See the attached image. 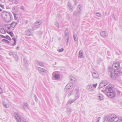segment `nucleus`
Instances as JSON below:
<instances>
[{
    "label": "nucleus",
    "instance_id": "2f4dec72",
    "mask_svg": "<svg viewBox=\"0 0 122 122\" xmlns=\"http://www.w3.org/2000/svg\"><path fill=\"white\" fill-rule=\"evenodd\" d=\"M58 18L59 19L58 20L59 21L60 20L62 16L60 14H58Z\"/></svg>",
    "mask_w": 122,
    "mask_h": 122
},
{
    "label": "nucleus",
    "instance_id": "a211bd4d",
    "mask_svg": "<svg viewBox=\"0 0 122 122\" xmlns=\"http://www.w3.org/2000/svg\"><path fill=\"white\" fill-rule=\"evenodd\" d=\"M75 77L71 75L70 76L69 78L72 81V82H74L75 81Z\"/></svg>",
    "mask_w": 122,
    "mask_h": 122
},
{
    "label": "nucleus",
    "instance_id": "37998d69",
    "mask_svg": "<svg viewBox=\"0 0 122 122\" xmlns=\"http://www.w3.org/2000/svg\"><path fill=\"white\" fill-rule=\"evenodd\" d=\"M6 104V103L5 102V101H3V104L4 106V105H5Z\"/></svg>",
    "mask_w": 122,
    "mask_h": 122
},
{
    "label": "nucleus",
    "instance_id": "ddd939ff",
    "mask_svg": "<svg viewBox=\"0 0 122 122\" xmlns=\"http://www.w3.org/2000/svg\"><path fill=\"white\" fill-rule=\"evenodd\" d=\"M92 75L93 77L95 78H99V76L97 72H93L92 73Z\"/></svg>",
    "mask_w": 122,
    "mask_h": 122
},
{
    "label": "nucleus",
    "instance_id": "6ab92c4d",
    "mask_svg": "<svg viewBox=\"0 0 122 122\" xmlns=\"http://www.w3.org/2000/svg\"><path fill=\"white\" fill-rule=\"evenodd\" d=\"M17 24V23L13 21L10 24L12 28H14Z\"/></svg>",
    "mask_w": 122,
    "mask_h": 122
},
{
    "label": "nucleus",
    "instance_id": "49530a36",
    "mask_svg": "<svg viewBox=\"0 0 122 122\" xmlns=\"http://www.w3.org/2000/svg\"><path fill=\"white\" fill-rule=\"evenodd\" d=\"M30 30H31V31H33L34 30H35V29L34 28V27H32V28L31 29H30Z\"/></svg>",
    "mask_w": 122,
    "mask_h": 122
},
{
    "label": "nucleus",
    "instance_id": "b1692460",
    "mask_svg": "<svg viewBox=\"0 0 122 122\" xmlns=\"http://www.w3.org/2000/svg\"><path fill=\"white\" fill-rule=\"evenodd\" d=\"M6 28L8 29L9 30H10L12 28L10 24L6 25Z\"/></svg>",
    "mask_w": 122,
    "mask_h": 122
},
{
    "label": "nucleus",
    "instance_id": "39448f33",
    "mask_svg": "<svg viewBox=\"0 0 122 122\" xmlns=\"http://www.w3.org/2000/svg\"><path fill=\"white\" fill-rule=\"evenodd\" d=\"M112 77H111L112 79L114 80L120 74H122V68H120L118 70H117L112 73Z\"/></svg>",
    "mask_w": 122,
    "mask_h": 122
},
{
    "label": "nucleus",
    "instance_id": "864d4df0",
    "mask_svg": "<svg viewBox=\"0 0 122 122\" xmlns=\"http://www.w3.org/2000/svg\"><path fill=\"white\" fill-rule=\"evenodd\" d=\"M2 93V88L0 89V93L1 94Z\"/></svg>",
    "mask_w": 122,
    "mask_h": 122
},
{
    "label": "nucleus",
    "instance_id": "4c0bfd02",
    "mask_svg": "<svg viewBox=\"0 0 122 122\" xmlns=\"http://www.w3.org/2000/svg\"><path fill=\"white\" fill-rule=\"evenodd\" d=\"M6 108H9V106L8 104H6L4 106Z\"/></svg>",
    "mask_w": 122,
    "mask_h": 122
},
{
    "label": "nucleus",
    "instance_id": "9d476101",
    "mask_svg": "<svg viewBox=\"0 0 122 122\" xmlns=\"http://www.w3.org/2000/svg\"><path fill=\"white\" fill-rule=\"evenodd\" d=\"M29 109V105L28 103L26 102H24L23 103V109L25 111Z\"/></svg>",
    "mask_w": 122,
    "mask_h": 122
},
{
    "label": "nucleus",
    "instance_id": "a18cd8bd",
    "mask_svg": "<svg viewBox=\"0 0 122 122\" xmlns=\"http://www.w3.org/2000/svg\"><path fill=\"white\" fill-rule=\"evenodd\" d=\"M23 122H28L25 119H24L23 121Z\"/></svg>",
    "mask_w": 122,
    "mask_h": 122
},
{
    "label": "nucleus",
    "instance_id": "79ce46f5",
    "mask_svg": "<svg viewBox=\"0 0 122 122\" xmlns=\"http://www.w3.org/2000/svg\"><path fill=\"white\" fill-rule=\"evenodd\" d=\"M13 10L15 12L16 11L15 8V7H13L12 8Z\"/></svg>",
    "mask_w": 122,
    "mask_h": 122
},
{
    "label": "nucleus",
    "instance_id": "5701e85b",
    "mask_svg": "<svg viewBox=\"0 0 122 122\" xmlns=\"http://www.w3.org/2000/svg\"><path fill=\"white\" fill-rule=\"evenodd\" d=\"M73 36L74 37V39L75 41H76L78 40V37L76 34L73 33Z\"/></svg>",
    "mask_w": 122,
    "mask_h": 122
},
{
    "label": "nucleus",
    "instance_id": "a878e982",
    "mask_svg": "<svg viewBox=\"0 0 122 122\" xmlns=\"http://www.w3.org/2000/svg\"><path fill=\"white\" fill-rule=\"evenodd\" d=\"M41 22L39 21H36L34 23V25L35 26H36L40 25L41 24L40 23Z\"/></svg>",
    "mask_w": 122,
    "mask_h": 122
},
{
    "label": "nucleus",
    "instance_id": "7c9ffc66",
    "mask_svg": "<svg viewBox=\"0 0 122 122\" xmlns=\"http://www.w3.org/2000/svg\"><path fill=\"white\" fill-rule=\"evenodd\" d=\"M7 33L9 34L11 37H12L14 35L12 31L8 32L7 31Z\"/></svg>",
    "mask_w": 122,
    "mask_h": 122
},
{
    "label": "nucleus",
    "instance_id": "4468645a",
    "mask_svg": "<svg viewBox=\"0 0 122 122\" xmlns=\"http://www.w3.org/2000/svg\"><path fill=\"white\" fill-rule=\"evenodd\" d=\"M83 51L82 50H80L79 52V57L81 58H83L84 56L83 55Z\"/></svg>",
    "mask_w": 122,
    "mask_h": 122
},
{
    "label": "nucleus",
    "instance_id": "f3484780",
    "mask_svg": "<svg viewBox=\"0 0 122 122\" xmlns=\"http://www.w3.org/2000/svg\"><path fill=\"white\" fill-rule=\"evenodd\" d=\"M76 101V100L74 98V99H70L68 100L67 102V103L69 104H70L71 103H73Z\"/></svg>",
    "mask_w": 122,
    "mask_h": 122
},
{
    "label": "nucleus",
    "instance_id": "2eb2a0df",
    "mask_svg": "<svg viewBox=\"0 0 122 122\" xmlns=\"http://www.w3.org/2000/svg\"><path fill=\"white\" fill-rule=\"evenodd\" d=\"M31 30H30V29L26 30L25 31L26 33V35L28 36H31Z\"/></svg>",
    "mask_w": 122,
    "mask_h": 122
},
{
    "label": "nucleus",
    "instance_id": "de8ad7c7",
    "mask_svg": "<svg viewBox=\"0 0 122 122\" xmlns=\"http://www.w3.org/2000/svg\"><path fill=\"white\" fill-rule=\"evenodd\" d=\"M21 9L23 10H25L24 8V6H22L21 7Z\"/></svg>",
    "mask_w": 122,
    "mask_h": 122
},
{
    "label": "nucleus",
    "instance_id": "f257e3e1",
    "mask_svg": "<svg viewBox=\"0 0 122 122\" xmlns=\"http://www.w3.org/2000/svg\"><path fill=\"white\" fill-rule=\"evenodd\" d=\"M120 68V64L118 62L114 63L112 67H110L108 68V73L110 77H112V73L117 70H118Z\"/></svg>",
    "mask_w": 122,
    "mask_h": 122
},
{
    "label": "nucleus",
    "instance_id": "8fccbe9b",
    "mask_svg": "<svg viewBox=\"0 0 122 122\" xmlns=\"http://www.w3.org/2000/svg\"><path fill=\"white\" fill-rule=\"evenodd\" d=\"M0 36H1V37L2 38H5V36H3V35H0Z\"/></svg>",
    "mask_w": 122,
    "mask_h": 122
},
{
    "label": "nucleus",
    "instance_id": "0eeeda50",
    "mask_svg": "<svg viewBox=\"0 0 122 122\" xmlns=\"http://www.w3.org/2000/svg\"><path fill=\"white\" fill-rule=\"evenodd\" d=\"M65 35L66 37V42L67 45L68 44V40L69 38V33L67 29H66L65 30Z\"/></svg>",
    "mask_w": 122,
    "mask_h": 122
},
{
    "label": "nucleus",
    "instance_id": "6e6d98bb",
    "mask_svg": "<svg viewBox=\"0 0 122 122\" xmlns=\"http://www.w3.org/2000/svg\"><path fill=\"white\" fill-rule=\"evenodd\" d=\"M35 96V98H36V99H35V100H36V99H37V97H36V95H35V96Z\"/></svg>",
    "mask_w": 122,
    "mask_h": 122
},
{
    "label": "nucleus",
    "instance_id": "72a5a7b5",
    "mask_svg": "<svg viewBox=\"0 0 122 122\" xmlns=\"http://www.w3.org/2000/svg\"><path fill=\"white\" fill-rule=\"evenodd\" d=\"M6 38H5L7 39L11 40V38H10V37L8 36H5Z\"/></svg>",
    "mask_w": 122,
    "mask_h": 122
},
{
    "label": "nucleus",
    "instance_id": "a19ab883",
    "mask_svg": "<svg viewBox=\"0 0 122 122\" xmlns=\"http://www.w3.org/2000/svg\"><path fill=\"white\" fill-rule=\"evenodd\" d=\"M18 3V2L17 0H15L14 1V3L16 5Z\"/></svg>",
    "mask_w": 122,
    "mask_h": 122
},
{
    "label": "nucleus",
    "instance_id": "4d7b16f0",
    "mask_svg": "<svg viewBox=\"0 0 122 122\" xmlns=\"http://www.w3.org/2000/svg\"><path fill=\"white\" fill-rule=\"evenodd\" d=\"M0 6L3 8H4V6L3 5H1L0 4Z\"/></svg>",
    "mask_w": 122,
    "mask_h": 122
},
{
    "label": "nucleus",
    "instance_id": "3c124183",
    "mask_svg": "<svg viewBox=\"0 0 122 122\" xmlns=\"http://www.w3.org/2000/svg\"><path fill=\"white\" fill-rule=\"evenodd\" d=\"M16 41H14V43L13 44V46H15V45L16 44Z\"/></svg>",
    "mask_w": 122,
    "mask_h": 122
},
{
    "label": "nucleus",
    "instance_id": "bb28decb",
    "mask_svg": "<svg viewBox=\"0 0 122 122\" xmlns=\"http://www.w3.org/2000/svg\"><path fill=\"white\" fill-rule=\"evenodd\" d=\"M79 97V95L78 94V92H76V94L75 96V99L76 100L77 99H78Z\"/></svg>",
    "mask_w": 122,
    "mask_h": 122
},
{
    "label": "nucleus",
    "instance_id": "6e6552de",
    "mask_svg": "<svg viewBox=\"0 0 122 122\" xmlns=\"http://www.w3.org/2000/svg\"><path fill=\"white\" fill-rule=\"evenodd\" d=\"M9 55L10 56H13L16 61L18 60V57L17 55V53L16 52H10L9 53Z\"/></svg>",
    "mask_w": 122,
    "mask_h": 122
},
{
    "label": "nucleus",
    "instance_id": "09e8293b",
    "mask_svg": "<svg viewBox=\"0 0 122 122\" xmlns=\"http://www.w3.org/2000/svg\"><path fill=\"white\" fill-rule=\"evenodd\" d=\"M68 6L69 7H71V5L70 4H69V2L68 4Z\"/></svg>",
    "mask_w": 122,
    "mask_h": 122
},
{
    "label": "nucleus",
    "instance_id": "c03bdc74",
    "mask_svg": "<svg viewBox=\"0 0 122 122\" xmlns=\"http://www.w3.org/2000/svg\"><path fill=\"white\" fill-rule=\"evenodd\" d=\"M97 84H94L93 85V87L95 88H96V86H97Z\"/></svg>",
    "mask_w": 122,
    "mask_h": 122
},
{
    "label": "nucleus",
    "instance_id": "5fc2aeb1",
    "mask_svg": "<svg viewBox=\"0 0 122 122\" xmlns=\"http://www.w3.org/2000/svg\"><path fill=\"white\" fill-rule=\"evenodd\" d=\"M12 39H13V40H14V41H16V40L15 38H13Z\"/></svg>",
    "mask_w": 122,
    "mask_h": 122
},
{
    "label": "nucleus",
    "instance_id": "69168bd1",
    "mask_svg": "<svg viewBox=\"0 0 122 122\" xmlns=\"http://www.w3.org/2000/svg\"><path fill=\"white\" fill-rule=\"evenodd\" d=\"M2 10L0 8V12Z\"/></svg>",
    "mask_w": 122,
    "mask_h": 122
},
{
    "label": "nucleus",
    "instance_id": "e433bc0d",
    "mask_svg": "<svg viewBox=\"0 0 122 122\" xmlns=\"http://www.w3.org/2000/svg\"><path fill=\"white\" fill-rule=\"evenodd\" d=\"M13 13L14 15V17L15 18V19H16L17 18L16 17V14L14 12H13Z\"/></svg>",
    "mask_w": 122,
    "mask_h": 122
},
{
    "label": "nucleus",
    "instance_id": "c756f323",
    "mask_svg": "<svg viewBox=\"0 0 122 122\" xmlns=\"http://www.w3.org/2000/svg\"><path fill=\"white\" fill-rule=\"evenodd\" d=\"M92 86H91V85H88L87 86V89L88 90H89L90 91L91 90H92V89H92Z\"/></svg>",
    "mask_w": 122,
    "mask_h": 122
},
{
    "label": "nucleus",
    "instance_id": "dca6fc26",
    "mask_svg": "<svg viewBox=\"0 0 122 122\" xmlns=\"http://www.w3.org/2000/svg\"><path fill=\"white\" fill-rule=\"evenodd\" d=\"M36 64L39 66H43V64L40 61H36Z\"/></svg>",
    "mask_w": 122,
    "mask_h": 122
},
{
    "label": "nucleus",
    "instance_id": "338daca9",
    "mask_svg": "<svg viewBox=\"0 0 122 122\" xmlns=\"http://www.w3.org/2000/svg\"><path fill=\"white\" fill-rule=\"evenodd\" d=\"M59 40H61V38H59Z\"/></svg>",
    "mask_w": 122,
    "mask_h": 122
},
{
    "label": "nucleus",
    "instance_id": "423d86ee",
    "mask_svg": "<svg viewBox=\"0 0 122 122\" xmlns=\"http://www.w3.org/2000/svg\"><path fill=\"white\" fill-rule=\"evenodd\" d=\"M82 7V5H78L77 8V11H75L73 13V14L74 16L78 15L80 14L81 11V8Z\"/></svg>",
    "mask_w": 122,
    "mask_h": 122
},
{
    "label": "nucleus",
    "instance_id": "c85d7f7f",
    "mask_svg": "<svg viewBox=\"0 0 122 122\" xmlns=\"http://www.w3.org/2000/svg\"><path fill=\"white\" fill-rule=\"evenodd\" d=\"M55 78L56 79H58L60 77V75L58 74H56L54 75Z\"/></svg>",
    "mask_w": 122,
    "mask_h": 122
},
{
    "label": "nucleus",
    "instance_id": "603ef678",
    "mask_svg": "<svg viewBox=\"0 0 122 122\" xmlns=\"http://www.w3.org/2000/svg\"><path fill=\"white\" fill-rule=\"evenodd\" d=\"M116 122H122V120H119L118 119V120L117 121H116Z\"/></svg>",
    "mask_w": 122,
    "mask_h": 122
},
{
    "label": "nucleus",
    "instance_id": "7ed1b4c3",
    "mask_svg": "<svg viewBox=\"0 0 122 122\" xmlns=\"http://www.w3.org/2000/svg\"><path fill=\"white\" fill-rule=\"evenodd\" d=\"M119 118L114 114L109 115L103 122H116L118 120Z\"/></svg>",
    "mask_w": 122,
    "mask_h": 122
},
{
    "label": "nucleus",
    "instance_id": "58836bf2",
    "mask_svg": "<svg viewBox=\"0 0 122 122\" xmlns=\"http://www.w3.org/2000/svg\"><path fill=\"white\" fill-rule=\"evenodd\" d=\"M73 92V91H70L68 94V96L69 97L71 94H72Z\"/></svg>",
    "mask_w": 122,
    "mask_h": 122
},
{
    "label": "nucleus",
    "instance_id": "4be33fe9",
    "mask_svg": "<svg viewBox=\"0 0 122 122\" xmlns=\"http://www.w3.org/2000/svg\"><path fill=\"white\" fill-rule=\"evenodd\" d=\"M97 98L98 99L101 100L103 99V97L102 95L101 94H99L98 95Z\"/></svg>",
    "mask_w": 122,
    "mask_h": 122
},
{
    "label": "nucleus",
    "instance_id": "bf43d9fd",
    "mask_svg": "<svg viewBox=\"0 0 122 122\" xmlns=\"http://www.w3.org/2000/svg\"><path fill=\"white\" fill-rule=\"evenodd\" d=\"M3 1V2H5L4 0H0V1Z\"/></svg>",
    "mask_w": 122,
    "mask_h": 122
},
{
    "label": "nucleus",
    "instance_id": "f03ea898",
    "mask_svg": "<svg viewBox=\"0 0 122 122\" xmlns=\"http://www.w3.org/2000/svg\"><path fill=\"white\" fill-rule=\"evenodd\" d=\"M105 91L106 92V95L108 97L110 98L114 97L116 92L112 87L107 86L106 88Z\"/></svg>",
    "mask_w": 122,
    "mask_h": 122
},
{
    "label": "nucleus",
    "instance_id": "aec40b11",
    "mask_svg": "<svg viewBox=\"0 0 122 122\" xmlns=\"http://www.w3.org/2000/svg\"><path fill=\"white\" fill-rule=\"evenodd\" d=\"M106 85L103 82H102L99 85V88H101L104 87Z\"/></svg>",
    "mask_w": 122,
    "mask_h": 122
},
{
    "label": "nucleus",
    "instance_id": "13d9d810",
    "mask_svg": "<svg viewBox=\"0 0 122 122\" xmlns=\"http://www.w3.org/2000/svg\"><path fill=\"white\" fill-rule=\"evenodd\" d=\"M69 7V9L70 10H71L72 9V7L71 6V7Z\"/></svg>",
    "mask_w": 122,
    "mask_h": 122
},
{
    "label": "nucleus",
    "instance_id": "393cba45",
    "mask_svg": "<svg viewBox=\"0 0 122 122\" xmlns=\"http://www.w3.org/2000/svg\"><path fill=\"white\" fill-rule=\"evenodd\" d=\"M0 32L2 34H5L6 33V31L2 28H0Z\"/></svg>",
    "mask_w": 122,
    "mask_h": 122
},
{
    "label": "nucleus",
    "instance_id": "9b49d317",
    "mask_svg": "<svg viewBox=\"0 0 122 122\" xmlns=\"http://www.w3.org/2000/svg\"><path fill=\"white\" fill-rule=\"evenodd\" d=\"M101 36L103 37H106L108 35V34L107 32L105 31H101L100 33Z\"/></svg>",
    "mask_w": 122,
    "mask_h": 122
},
{
    "label": "nucleus",
    "instance_id": "680f3d73",
    "mask_svg": "<svg viewBox=\"0 0 122 122\" xmlns=\"http://www.w3.org/2000/svg\"><path fill=\"white\" fill-rule=\"evenodd\" d=\"M9 0L10 2H12V1L13 0Z\"/></svg>",
    "mask_w": 122,
    "mask_h": 122
},
{
    "label": "nucleus",
    "instance_id": "412c9836",
    "mask_svg": "<svg viewBox=\"0 0 122 122\" xmlns=\"http://www.w3.org/2000/svg\"><path fill=\"white\" fill-rule=\"evenodd\" d=\"M72 84H67L65 87V88L67 89H70V87H71Z\"/></svg>",
    "mask_w": 122,
    "mask_h": 122
},
{
    "label": "nucleus",
    "instance_id": "20e7f679",
    "mask_svg": "<svg viewBox=\"0 0 122 122\" xmlns=\"http://www.w3.org/2000/svg\"><path fill=\"white\" fill-rule=\"evenodd\" d=\"M2 16L3 18L6 22L10 21L11 19V16L9 13L6 11H4L2 12Z\"/></svg>",
    "mask_w": 122,
    "mask_h": 122
},
{
    "label": "nucleus",
    "instance_id": "0e129e2a",
    "mask_svg": "<svg viewBox=\"0 0 122 122\" xmlns=\"http://www.w3.org/2000/svg\"><path fill=\"white\" fill-rule=\"evenodd\" d=\"M96 122H99V120H97Z\"/></svg>",
    "mask_w": 122,
    "mask_h": 122
},
{
    "label": "nucleus",
    "instance_id": "c9c22d12",
    "mask_svg": "<svg viewBox=\"0 0 122 122\" xmlns=\"http://www.w3.org/2000/svg\"><path fill=\"white\" fill-rule=\"evenodd\" d=\"M3 41H5L6 43H9L10 42L8 41L7 40H6L5 39H3L2 40Z\"/></svg>",
    "mask_w": 122,
    "mask_h": 122
},
{
    "label": "nucleus",
    "instance_id": "e2e57ef3",
    "mask_svg": "<svg viewBox=\"0 0 122 122\" xmlns=\"http://www.w3.org/2000/svg\"><path fill=\"white\" fill-rule=\"evenodd\" d=\"M19 48V47H18V46H17V47H16V49H18V48Z\"/></svg>",
    "mask_w": 122,
    "mask_h": 122
},
{
    "label": "nucleus",
    "instance_id": "052dcab7",
    "mask_svg": "<svg viewBox=\"0 0 122 122\" xmlns=\"http://www.w3.org/2000/svg\"><path fill=\"white\" fill-rule=\"evenodd\" d=\"M28 23V21L27 20H26L25 21V23L26 24H27Z\"/></svg>",
    "mask_w": 122,
    "mask_h": 122
},
{
    "label": "nucleus",
    "instance_id": "f8f14e48",
    "mask_svg": "<svg viewBox=\"0 0 122 122\" xmlns=\"http://www.w3.org/2000/svg\"><path fill=\"white\" fill-rule=\"evenodd\" d=\"M37 69L41 71L44 72L45 73H47L48 72L47 71L46 69L39 67H37Z\"/></svg>",
    "mask_w": 122,
    "mask_h": 122
},
{
    "label": "nucleus",
    "instance_id": "774afa93",
    "mask_svg": "<svg viewBox=\"0 0 122 122\" xmlns=\"http://www.w3.org/2000/svg\"><path fill=\"white\" fill-rule=\"evenodd\" d=\"M82 113H84V112H82Z\"/></svg>",
    "mask_w": 122,
    "mask_h": 122
},
{
    "label": "nucleus",
    "instance_id": "ea45409f",
    "mask_svg": "<svg viewBox=\"0 0 122 122\" xmlns=\"http://www.w3.org/2000/svg\"><path fill=\"white\" fill-rule=\"evenodd\" d=\"M64 50V49L62 48L61 49H59L58 50V51L59 52H62Z\"/></svg>",
    "mask_w": 122,
    "mask_h": 122
},
{
    "label": "nucleus",
    "instance_id": "cd10ccee",
    "mask_svg": "<svg viewBox=\"0 0 122 122\" xmlns=\"http://www.w3.org/2000/svg\"><path fill=\"white\" fill-rule=\"evenodd\" d=\"M95 15L98 17H100L102 16L101 14L100 13L97 12L95 14Z\"/></svg>",
    "mask_w": 122,
    "mask_h": 122
},
{
    "label": "nucleus",
    "instance_id": "f704fd0d",
    "mask_svg": "<svg viewBox=\"0 0 122 122\" xmlns=\"http://www.w3.org/2000/svg\"><path fill=\"white\" fill-rule=\"evenodd\" d=\"M55 25L57 27V28H59V25L58 23L57 22H56L55 23Z\"/></svg>",
    "mask_w": 122,
    "mask_h": 122
},
{
    "label": "nucleus",
    "instance_id": "1a4fd4ad",
    "mask_svg": "<svg viewBox=\"0 0 122 122\" xmlns=\"http://www.w3.org/2000/svg\"><path fill=\"white\" fill-rule=\"evenodd\" d=\"M14 116L17 122H21V119L18 113H15L14 114Z\"/></svg>",
    "mask_w": 122,
    "mask_h": 122
},
{
    "label": "nucleus",
    "instance_id": "473e14b6",
    "mask_svg": "<svg viewBox=\"0 0 122 122\" xmlns=\"http://www.w3.org/2000/svg\"><path fill=\"white\" fill-rule=\"evenodd\" d=\"M24 61L25 63L27 64L28 62V60L26 59V58L25 57L24 59Z\"/></svg>",
    "mask_w": 122,
    "mask_h": 122
}]
</instances>
